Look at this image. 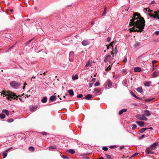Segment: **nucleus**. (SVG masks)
<instances>
[{"instance_id":"obj_27","label":"nucleus","mask_w":159,"mask_h":159,"mask_svg":"<svg viewBox=\"0 0 159 159\" xmlns=\"http://www.w3.org/2000/svg\"><path fill=\"white\" fill-rule=\"evenodd\" d=\"M107 84L109 87L111 88V86L112 84V83L111 82V81L110 80H109L108 81Z\"/></svg>"},{"instance_id":"obj_23","label":"nucleus","mask_w":159,"mask_h":159,"mask_svg":"<svg viewBox=\"0 0 159 159\" xmlns=\"http://www.w3.org/2000/svg\"><path fill=\"white\" fill-rule=\"evenodd\" d=\"M56 98V97L55 96H52L50 97V101H54Z\"/></svg>"},{"instance_id":"obj_33","label":"nucleus","mask_w":159,"mask_h":159,"mask_svg":"<svg viewBox=\"0 0 159 159\" xmlns=\"http://www.w3.org/2000/svg\"><path fill=\"white\" fill-rule=\"evenodd\" d=\"M14 121V120L12 118H10L8 119L7 120V121L9 123H11L12 122Z\"/></svg>"},{"instance_id":"obj_58","label":"nucleus","mask_w":159,"mask_h":159,"mask_svg":"<svg viewBox=\"0 0 159 159\" xmlns=\"http://www.w3.org/2000/svg\"><path fill=\"white\" fill-rule=\"evenodd\" d=\"M95 80H96V78H94L92 80V82L94 83V82L95 81Z\"/></svg>"},{"instance_id":"obj_47","label":"nucleus","mask_w":159,"mask_h":159,"mask_svg":"<svg viewBox=\"0 0 159 159\" xmlns=\"http://www.w3.org/2000/svg\"><path fill=\"white\" fill-rule=\"evenodd\" d=\"M83 97V95L82 94H80L79 95H78L77 96V98H82Z\"/></svg>"},{"instance_id":"obj_14","label":"nucleus","mask_w":159,"mask_h":159,"mask_svg":"<svg viewBox=\"0 0 159 159\" xmlns=\"http://www.w3.org/2000/svg\"><path fill=\"white\" fill-rule=\"evenodd\" d=\"M158 145V143H155L151 146V148L152 149L155 148L156 147V146H157Z\"/></svg>"},{"instance_id":"obj_20","label":"nucleus","mask_w":159,"mask_h":159,"mask_svg":"<svg viewBox=\"0 0 159 159\" xmlns=\"http://www.w3.org/2000/svg\"><path fill=\"white\" fill-rule=\"evenodd\" d=\"M127 110L126 109H122L119 112V115H121L123 112H126Z\"/></svg>"},{"instance_id":"obj_24","label":"nucleus","mask_w":159,"mask_h":159,"mask_svg":"<svg viewBox=\"0 0 159 159\" xmlns=\"http://www.w3.org/2000/svg\"><path fill=\"white\" fill-rule=\"evenodd\" d=\"M67 151L68 152L72 154H74L75 153V151L73 149H72L68 150Z\"/></svg>"},{"instance_id":"obj_53","label":"nucleus","mask_w":159,"mask_h":159,"mask_svg":"<svg viewBox=\"0 0 159 159\" xmlns=\"http://www.w3.org/2000/svg\"><path fill=\"white\" fill-rule=\"evenodd\" d=\"M127 59L126 57H125L124 59L123 60V61L124 63H126L127 61Z\"/></svg>"},{"instance_id":"obj_25","label":"nucleus","mask_w":159,"mask_h":159,"mask_svg":"<svg viewBox=\"0 0 159 159\" xmlns=\"http://www.w3.org/2000/svg\"><path fill=\"white\" fill-rule=\"evenodd\" d=\"M148 129L143 128L139 130V132L140 133H143V132H144L146 129Z\"/></svg>"},{"instance_id":"obj_3","label":"nucleus","mask_w":159,"mask_h":159,"mask_svg":"<svg viewBox=\"0 0 159 159\" xmlns=\"http://www.w3.org/2000/svg\"><path fill=\"white\" fill-rule=\"evenodd\" d=\"M146 11L149 12L148 14L150 16L154 19L159 20V11H153L152 10H151L149 8L146 9Z\"/></svg>"},{"instance_id":"obj_43","label":"nucleus","mask_w":159,"mask_h":159,"mask_svg":"<svg viewBox=\"0 0 159 159\" xmlns=\"http://www.w3.org/2000/svg\"><path fill=\"white\" fill-rule=\"evenodd\" d=\"M100 83L99 82H97L94 84V86H98L100 85Z\"/></svg>"},{"instance_id":"obj_32","label":"nucleus","mask_w":159,"mask_h":159,"mask_svg":"<svg viewBox=\"0 0 159 159\" xmlns=\"http://www.w3.org/2000/svg\"><path fill=\"white\" fill-rule=\"evenodd\" d=\"M106 11H107V8L106 7H105V9H104V10L103 11V12L102 14V16H104L106 14Z\"/></svg>"},{"instance_id":"obj_62","label":"nucleus","mask_w":159,"mask_h":159,"mask_svg":"<svg viewBox=\"0 0 159 159\" xmlns=\"http://www.w3.org/2000/svg\"><path fill=\"white\" fill-rule=\"evenodd\" d=\"M144 55V54H142V55H141V56H139L138 57V58H141Z\"/></svg>"},{"instance_id":"obj_55","label":"nucleus","mask_w":159,"mask_h":159,"mask_svg":"<svg viewBox=\"0 0 159 159\" xmlns=\"http://www.w3.org/2000/svg\"><path fill=\"white\" fill-rule=\"evenodd\" d=\"M111 40V38L110 37H108L107 38V41L108 42H109Z\"/></svg>"},{"instance_id":"obj_17","label":"nucleus","mask_w":159,"mask_h":159,"mask_svg":"<svg viewBox=\"0 0 159 159\" xmlns=\"http://www.w3.org/2000/svg\"><path fill=\"white\" fill-rule=\"evenodd\" d=\"M68 93L70 96L72 97L74 95V92L73 91L72 89H70L68 90Z\"/></svg>"},{"instance_id":"obj_18","label":"nucleus","mask_w":159,"mask_h":159,"mask_svg":"<svg viewBox=\"0 0 159 159\" xmlns=\"http://www.w3.org/2000/svg\"><path fill=\"white\" fill-rule=\"evenodd\" d=\"M101 89H96L94 92L96 94H101Z\"/></svg>"},{"instance_id":"obj_36","label":"nucleus","mask_w":159,"mask_h":159,"mask_svg":"<svg viewBox=\"0 0 159 159\" xmlns=\"http://www.w3.org/2000/svg\"><path fill=\"white\" fill-rule=\"evenodd\" d=\"M132 126V129L133 130H134L137 128V125L135 124H133Z\"/></svg>"},{"instance_id":"obj_11","label":"nucleus","mask_w":159,"mask_h":159,"mask_svg":"<svg viewBox=\"0 0 159 159\" xmlns=\"http://www.w3.org/2000/svg\"><path fill=\"white\" fill-rule=\"evenodd\" d=\"M152 75L154 77H156L159 76V71L158 70L155 71L152 74Z\"/></svg>"},{"instance_id":"obj_9","label":"nucleus","mask_w":159,"mask_h":159,"mask_svg":"<svg viewBox=\"0 0 159 159\" xmlns=\"http://www.w3.org/2000/svg\"><path fill=\"white\" fill-rule=\"evenodd\" d=\"M37 107L35 106H30L29 107V109L31 111H34L37 109Z\"/></svg>"},{"instance_id":"obj_1","label":"nucleus","mask_w":159,"mask_h":159,"mask_svg":"<svg viewBox=\"0 0 159 159\" xmlns=\"http://www.w3.org/2000/svg\"><path fill=\"white\" fill-rule=\"evenodd\" d=\"M145 21L143 17L138 13H134L132 19L130 20L129 25L133 27L130 29V32L133 31L141 32L143 30Z\"/></svg>"},{"instance_id":"obj_63","label":"nucleus","mask_w":159,"mask_h":159,"mask_svg":"<svg viewBox=\"0 0 159 159\" xmlns=\"http://www.w3.org/2000/svg\"><path fill=\"white\" fill-rule=\"evenodd\" d=\"M124 146H121L120 147V149L121 150L122 149L124 148Z\"/></svg>"},{"instance_id":"obj_34","label":"nucleus","mask_w":159,"mask_h":159,"mask_svg":"<svg viewBox=\"0 0 159 159\" xmlns=\"http://www.w3.org/2000/svg\"><path fill=\"white\" fill-rule=\"evenodd\" d=\"M112 65H109L106 69V71H108L109 70H110L111 69V67L112 66Z\"/></svg>"},{"instance_id":"obj_44","label":"nucleus","mask_w":159,"mask_h":159,"mask_svg":"<svg viewBox=\"0 0 159 159\" xmlns=\"http://www.w3.org/2000/svg\"><path fill=\"white\" fill-rule=\"evenodd\" d=\"M115 43V42L114 41H112L110 43L109 45L111 46L112 48H113V45Z\"/></svg>"},{"instance_id":"obj_8","label":"nucleus","mask_w":159,"mask_h":159,"mask_svg":"<svg viewBox=\"0 0 159 159\" xmlns=\"http://www.w3.org/2000/svg\"><path fill=\"white\" fill-rule=\"evenodd\" d=\"M143 114L144 116H149L151 115L149 111L147 110L144 111V113Z\"/></svg>"},{"instance_id":"obj_45","label":"nucleus","mask_w":159,"mask_h":159,"mask_svg":"<svg viewBox=\"0 0 159 159\" xmlns=\"http://www.w3.org/2000/svg\"><path fill=\"white\" fill-rule=\"evenodd\" d=\"M41 134L43 135H46L47 134V133L45 132H41Z\"/></svg>"},{"instance_id":"obj_5","label":"nucleus","mask_w":159,"mask_h":159,"mask_svg":"<svg viewBox=\"0 0 159 159\" xmlns=\"http://www.w3.org/2000/svg\"><path fill=\"white\" fill-rule=\"evenodd\" d=\"M136 117L139 120H147L148 118L145 117L143 114H137L136 116Z\"/></svg>"},{"instance_id":"obj_2","label":"nucleus","mask_w":159,"mask_h":159,"mask_svg":"<svg viewBox=\"0 0 159 159\" xmlns=\"http://www.w3.org/2000/svg\"><path fill=\"white\" fill-rule=\"evenodd\" d=\"M1 95H3V97L7 96V99L9 100H11V99H17L18 97L14 93L10 91H8L6 92H2Z\"/></svg>"},{"instance_id":"obj_29","label":"nucleus","mask_w":159,"mask_h":159,"mask_svg":"<svg viewBox=\"0 0 159 159\" xmlns=\"http://www.w3.org/2000/svg\"><path fill=\"white\" fill-rule=\"evenodd\" d=\"M154 98H148L145 99V101L146 102H150L151 101L153 100V99H154Z\"/></svg>"},{"instance_id":"obj_39","label":"nucleus","mask_w":159,"mask_h":159,"mask_svg":"<svg viewBox=\"0 0 159 159\" xmlns=\"http://www.w3.org/2000/svg\"><path fill=\"white\" fill-rule=\"evenodd\" d=\"M78 78V76L76 75H75V76H72V80H75L76 79H77Z\"/></svg>"},{"instance_id":"obj_64","label":"nucleus","mask_w":159,"mask_h":159,"mask_svg":"<svg viewBox=\"0 0 159 159\" xmlns=\"http://www.w3.org/2000/svg\"><path fill=\"white\" fill-rule=\"evenodd\" d=\"M98 159H104V158L103 157H101L99 158Z\"/></svg>"},{"instance_id":"obj_30","label":"nucleus","mask_w":159,"mask_h":159,"mask_svg":"<svg viewBox=\"0 0 159 159\" xmlns=\"http://www.w3.org/2000/svg\"><path fill=\"white\" fill-rule=\"evenodd\" d=\"M147 152L148 154H153L152 151L150 149L147 150Z\"/></svg>"},{"instance_id":"obj_12","label":"nucleus","mask_w":159,"mask_h":159,"mask_svg":"<svg viewBox=\"0 0 159 159\" xmlns=\"http://www.w3.org/2000/svg\"><path fill=\"white\" fill-rule=\"evenodd\" d=\"M141 70V68L139 67H136L134 68V71L135 72H140Z\"/></svg>"},{"instance_id":"obj_59","label":"nucleus","mask_w":159,"mask_h":159,"mask_svg":"<svg viewBox=\"0 0 159 159\" xmlns=\"http://www.w3.org/2000/svg\"><path fill=\"white\" fill-rule=\"evenodd\" d=\"M74 52H71L69 53V55L70 56L74 54Z\"/></svg>"},{"instance_id":"obj_28","label":"nucleus","mask_w":159,"mask_h":159,"mask_svg":"<svg viewBox=\"0 0 159 159\" xmlns=\"http://www.w3.org/2000/svg\"><path fill=\"white\" fill-rule=\"evenodd\" d=\"M5 117V115L3 114H1L0 115V118L2 119H3Z\"/></svg>"},{"instance_id":"obj_35","label":"nucleus","mask_w":159,"mask_h":159,"mask_svg":"<svg viewBox=\"0 0 159 159\" xmlns=\"http://www.w3.org/2000/svg\"><path fill=\"white\" fill-rule=\"evenodd\" d=\"M7 153L6 152H4L2 154V156L3 158H5L7 156Z\"/></svg>"},{"instance_id":"obj_16","label":"nucleus","mask_w":159,"mask_h":159,"mask_svg":"<svg viewBox=\"0 0 159 159\" xmlns=\"http://www.w3.org/2000/svg\"><path fill=\"white\" fill-rule=\"evenodd\" d=\"M48 98L47 97H44L41 100V102L42 103H46L47 101Z\"/></svg>"},{"instance_id":"obj_42","label":"nucleus","mask_w":159,"mask_h":159,"mask_svg":"<svg viewBox=\"0 0 159 159\" xmlns=\"http://www.w3.org/2000/svg\"><path fill=\"white\" fill-rule=\"evenodd\" d=\"M114 52L116 54L117 52V46H116L114 49Z\"/></svg>"},{"instance_id":"obj_10","label":"nucleus","mask_w":159,"mask_h":159,"mask_svg":"<svg viewBox=\"0 0 159 159\" xmlns=\"http://www.w3.org/2000/svg\"><path fill=\"white\" fill-rule=\"evenodd\" d=\"M136 123L138 125L141 127L143 126L144 125V122L140 121H137Z\"/></svg>"},{"instance_id":"obj_6","label":"nucleus","mask_w":159,"mask_h":159,"mask_svg":"<svg viewBox=\"0 0 159 159\" xmlns=\"http://www.w3.org/2000/svg\"><path fill=\"white\" fill-rule=\"evenodd\" d=\"M113 59V56H111L110 55H107L104 58V61L105 62L109 61Z\"/></svg>"},{"instance_id":"obj_13","label":"nucleus","mask_w":159,"mask_h":159,"mask_svg":"<svg viewBox=\"0 0 159 159\" xmlns=\"http://www.w3.org/2000/svg\"><path fill=\"white\" fill-rule=\"evenodd\" d=\"M85 98L88 100H90L92 98V96L91 94H89L86 95L85 97Z\"/></svg>"},{"instance_id":"obj_26","label":"nucleus","mask_w":159,"mask_h":159,"mask_svg":"<svg viewBox=\"0 0 159 159\" xmlns=\"http://www.w3.org/2000/svg\"><path fill=\"white\" fill-rule=\"evenodd\" d=\"M49 148L50 150L57 149V147L55 146H50L49 147Z\"/></svg>"},{"instance_id":"obj_57","label":"nucleus","mask_w":159,"mask_h":159,"mask_svg":"<svg viewBox=\"0 0 159 159\" xmlns=\"http://www.w3.org/2000/svg\"><path fill=\"white\" fill-rule=\"evenodd\" d=\"M155 33L157 35H159V31H156L155 32Z\"/></svg>"},{"instance_id":"obj_61","label":"nucleus","mask_w":159,"mask_h":159,"mask_svg":"<svg viewBox=\"0 0 159 159\" xmlns=\"http://www.w3.org/2000/svg\"><path fill=\"white\" fill-rule=\"evenodd\" d=\"M138 153L137 152H136L132 156V157H134V156H136V155H138Z\"/></svg>"},{"instance_id":"obj_4","label":"nucleus","mask_w":159,"mask_h":159,"mask_svg":"<svg viewBox=\"0 0 159 159\" xmlns=\"http://www.w3.org/2000/svg\"><path fill=\"white\" fill-rule=\"evenodd\" d=\"M11 86L14 89H17L21 85L20 82L16 81H12L10 83Z\"/></svg>"},{"instance_id":"obj_60","label":"nucleus","mask_w":159,"mask_h":159,"mask_svg":"<svg viewBox=\"0 0 159 159\" xmlns=\"http://www.w3.org/2000/svg\"><path fill=\"white\" fill-rule=\"evenodd\" d=\"M121 72L122 73H124L126 72V70L125 69H123L122 70Z\"/></svg>"},{"instance_id":"obj_22","label":"nucleus","mask_w":159,"mask_h":159,"mask_svg":"<svg viewBox=\"0 0 159 159\" xmlns=\"http://www.w3.org/2000/svg\"><path fill=\"white\" fill-rule=\"evenodd\" d=\"M151 83V81L145 82L144 83V85L147 87H149L150 86V84Z\"/></svg>"},{"instance_id":"obj_21","label":"nucleus","mask_w":159,"mask_h":159,"mask_svg":"<svg viewBox=\"0 0 159 159\" xmlns=\"http://www.w3.org/2000/svg\"><path fill=\"white\" fill-rule=\"evenodd\" d=\"M92 63L90 62V60H89L86 63L85 66L87 67L90 66L91 65Z\"/></svg>"},{"instance_id":"obj_40","label":"nucleus","mask_w":159,"mask_h":159,"mask_svg":"<svg viewBox=\"0 0 159 159\" xmlns=\"http://www.w3.org/2000/svg\"><path fill=\"white\" fill-rule=\"evenodd\" d=\"M62 158L64 159H69V158L68 156H65V155H63L62 156Z\"/></svg>"},{"instance_id":"obj_49","label":"nucleus","mask_w":159,"mask_h":159,"mask_svg":"<svg viewBox=\"0 0 159 159\" xmlns=\"http://www.w3.org/2000/svg\"><path fill=\"white\" fill-rule=\"evenodd\" d=\"M93 83H92V82L89 83V87L90 88V87H92L93 85Z\"/></svg>"},{"instance_id":"obj_15","label":"nucleus","mask_w":159,"mask_h":159,"mask_svg":"<svg viewBox=\"0 0 159 159\" xmlns=\"http://www.w3.org/2000/svg\"><path fill=\"white\" fill-rule=\"evenodd\" d=\"M141 45V44L140 43L136 42L134 44V48H136L138 47H139Z\"/></svg>"},{"instance_id":"obj_46","label":"nucleus","mask_w":159,"mask_h":159,"mask_svg":"<svg viewBox=\"0 0 159 159\" xmlns=\"http://www.w3.org/2000/svg\"><path fill=\"white\" fill-rule=\"evenodd\" d=\"M33 39H32L30 40H29L26 43V45H27L28 44L30 43L31 42V41Z\"/></svg>"},{"instance_id":"obj_19","label":"nucleus","mask_w":159,"mask_h":159,"mask_svg":"<svg viewBox=\"0 0 159 159\" xmlns=\"http://www.w3.org/2000/svg\"><path fill=\"white\" fill-rule=\"evenodd\" d=\"M2 112L3 113H5L7 116L9 115V112L8 110L6 109H3L2 110Z\"/></svg>"},{"instance_id":"obj_7","label":"nucleus","mask_w":159,"mask_h":159,"mask_svg":"<svg viewBox=\"0 0 159 159\" xmlns=\"http://www.w3.org/2000/svg\"><path fill=\"white\" fill-rule=\"evenodd\" d=\"M81 43L83 46H86L89 44V42L87 40H85L82 42Z\"/></svg>"},{"instance_id":"obj_38","label":"nucleus","mask_w":159,"mask_h":159,"mask_svg":"<svg viewBox=\"0 0 159 159\" xmlns=\"http://www.w3.org/2000/svg\"><path fill=\"white\" fill-rule=\"evenodd\" d=\"M105 156L107 159H110L111 158V156L107 154H105Z\"/></svg>"},{"instance_id":"obj_48","label":"nucleus","mask_w":159,"mask_h":159,"mask_svg":"<svg viewBox=\"0 0 159 159\" xmlns=\"http://www.w3.org/2000/svg\"><path fill=\"white\" fill-rule=\"evenodd\" d=\"M102 149L104 151H107L108 149V148L106 147H103L102 148Z\"/></svg>"},{"instance_id":"obj_37","label":"nucleus","mask_w":159,"mask_h":159,"mask_svg":"<svg viewBox=\"0 0 159 159\" xmlns=\"http://www.w3.org/2000/svg\"><path fill=\"white\" fill-rule=\"evenodd\" d=\"M29 149L30 151H33L34 149V147L32 146L29 147Z\"/></svg>"},{"instance_id":"obj_41","label":"nucleus","mask_w":159,"mask_h":159,"mask_svg":"<svg viewBox=\"0 0 159 159\" xmlns=\"http://www.w3.org/2000/svg\"><path fill=\"white\" fill-rule=\"evenodd\" d=\"M157 62V61L156 60H153L152 61V66L154 67V64Z\"/></svg>"},{"instance_id":"obj_50","label":"nucleus","mask_w":159,"mask_h":159,"mask_svg":"<svg viewBox=\"0 0 159 159\" xmlns=\"http://www.w3.org/2000/svg\"><path fill=\"white\" fill-rule=\"evenodd\" d=\"M46 72H47V71H46V72H44L43 73L41 72L39 74V75H40V76H42V75H46Z\"/></svg>"},{"instance_id":"obj_54","label":"nucleus","mask_w":159,"mask_h":159,"mask_svg":"<svg viewBox=\"0 0 159 159\" xmlns=\"http://www.w3.org/2000/svg\"><path fill=\"white\" fill-rule=\"evenodd\" d=\"M145 136V135L144 134H143L141 136H140L139 137V139H141L142 138H143Z\"/></svg>"},{"instance_id":"obj_56","label":"nucleus","mask_w":159,"mask_h":159,"mask_svg":"<svg viewBox=\"0 0 159 159\" xmlns=\"http://www.w3.org/2000/svg\"><path fill=\"white\" fill-rule=\"evenodd\" d=\"M14 46V45H13L8 50H6V52H8L9 50H11V49Z\"/></svg>"},{"instance_id":"obj_31","label":"nucleus","mask_w":159,"mask_h":159,"mask_svg":"<svg viewBox=\"0 0 159 159\" xmlns=\"http://www.w3.org/2000/svg\"><path fill=\"white\" fill-rule=\"evenodd\" d=\"M137 90L138 92H139L140 93L142 92L143 91L141 87H139V88H138Z\"/></svg>"},{"instance_id":"obj_52","label":"nucleus","mask_w":159,"mask_h":159,"mask_svg":"<svg viewBox=\"0 0 159 159\" xmlns=\"http://www.w3.org/2000/svg\"><path fill=\"white\" fill-rule=\"evenodd\" d=\"M12 148V147H11L9 148H8L5 151V152H8V151H9V150H10Z\"/></svg>"},{"instance_id":"obj_51","label":"nucleus","mask_w":159,"mask_h":159,"mask_svg":"<svg viewBox=\"0 0 159 159\" xmlns=\"http://www.w3.org/2000/svg\"><path fill=\"white\" fill-rule=\"evenodd\" d=\"M131 94L135 98H136L137 96H136L135 94H134L133 92H131Z\"/></svg>"}]
</instances>
